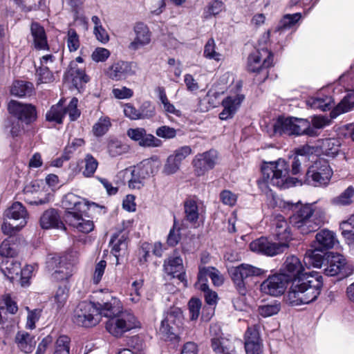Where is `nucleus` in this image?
Segmentation results:
<instances>
[{
    "instance_id": "nucleus-1",
    "label": "nucleus",
    "mask_w": 354,
    "mask_h": 354,
    "mask_svg": "<svg viewBox=\"0 0 354 354\" xmlns=\"http://www.w3.org/2000/svg\"><path fill=\"white\" fill-rule=\"evenodd\" d=\"M268 202L272 207H278L283 212H295L291 223L303 234L317 230L326 222V214L322 209H313V205L290 203L276 196L271 190L267 192Z\"/></svg>"
},
{
    "instance_id": "nucleus-2",
    "label": "nucleus",
    "mask_w": 354,
    "mask_h": 354,
    "mask_svg": "<svg viewBox=\"0 0 354 354\" xmlns=\"http://www.w3.org/2000/svg\"><path fill=\"white\" fill-rule=\"evenodd\" d=\"M290 282L287 301L292 306L308 304L314 301L320 295L323 287L322 276L317 272H310Z\"/></svg>"
},
{
    "instance_id": "nucleus-3",
    "label": "nucleus",
    "mask_w": 354,
    "mask_h": 354,
    "mask_svg": "<svg viewBox=\"0 0 354 354\" xmlns=\"http://www.w3.org/2000/svg\"><path fill=\"white\" fill-rule=\"evenodd\" d=\"M274 225V235L278 242L272 243L268 239L261 237L250 243L252 251L272 257L283 253L288 248L292 234L287 221L283 216L278 215L275 218Z\"/></svg>"
},
{
    "instance_id": "nucleus-4",
    "label": "nucleus",
    "mask_w": 354,
    "mask_h": 354,
    "mask_svg": "<svg viewBox=\"0 0 354 354\" xmlns=\"http://www.w3.org/2000/svg\"><path fill=\"white\" fill-rule=\"evenodd\" d=\"M62 205L67 210L65 218L71 226L83 233H88L93 230V222L83 216L88 205L85 198L68 193L62 200Z\"/></svg>"
},
{
    "instance_id": "nucleus-5",
    "label": "nucleus",
    "mask_w": 354,
    "mask_h": 354,
    "mask_svg": "<svg viewBox=\"0 0 354 354\" xmlns=\"http://www.w3.org/2000/svg\"><path fill=\"white\" fill-rule=\"evenodd\" d=\"M262 178L259 181L261 189L272 185L281 189H287L301 185L297 178L288 176V165L283 159L275 162H264L261 167Z\"/></svg>"
},
{
    "instance_id": "nucleus-6",
    "label": "nucleus",
    "mask_w": 354,
    "mask_h": 354,
    "mask_svg": "<svg viewBox=\"0 0 354 354\" xmlns=\"http://www.w3.org/2000/svg\"><path fill=\"white\" fill-rule=\"evenodd\" d=\"M275 133L279 135H307L317 136V131L311 128L310 122L307 119L298 118H279L274 125Z\"/></svg>"
},
{
    "instance_id": "nucleus-7",
    "label": "nucleus",
    "mask_w": 354,
    "mask_h": 354,
    "mask_svg": "<svg viewBox=\"0 0 354 354\" xmlns=\"http://www.w3.org/2000/svg\"><path fill=\"white\" fill-rule=\"evenodd\" d=\"M28 213L19 202L14 203L3 214L1 230L3 234L12 235L20 231L27 224Z\"/></svg>"
},
{
    "instance_id": "nucleus-8",
    "label": "nucleus",
    "mask_w": 354,
    "mask_h": 354,
    "mask_svg": "<svg viewBox=\"0 0 354 354\" xmlns=\"http://www.w3.org/2000/svg\"><path fill=\"white\" fill-rule=\"evenodd\" d=\"M272 62L273 55L266 48L258 49L249 55L248 70L251 72L261 73V77L256 80L258 83L264 82L268 77V68L272 65Z\"/></svg>"
},
{
    "instance_id": "nucleus-9",
    "label": "nucleus",
    "mask_w": 354,
    "mask_h": 354,
    "mask_svg": "<svg viewBox=\"0 0 354 354\" xmlns=\"http://www.w3.org/2000/svg\"><path fill=\"white\" fill-rule=\"evenodd\" d=\"M140 326V324L136 317L132 313L127 311H122L118 315L109 319L106 324L108 332L117 337Z\"/></svg>"
},
{
    "instance_id": "nucleus-10",
    "label": "nucleus",
    "mask_w": 354,
    "mask_h": 354,
    "mask_svg": "<svg viewBox=\"0 0 354 354\" xmlns=\"http://www.w3.org/2000/svg\"><path fill=\"white\" fill-rule=\"evenodd\" d=\"M100 321L99 311L95 303L82 301L74 310L73 322L80 326L92 327Z\"/></svg>"
},
{
    "instance_id": "nucleus-11",
    "label": "nucleus",
    "mask_w": 354,
    "mask_h": 354,
    "mask_svg": "<svg viewBox=\"0 0 354 354\" xmlns=\"http://www.w3.org/2000/svg\"><path fill=\"white\" fill-rule=\"evenodd\" d=\"M333 175L328 162L319 158L308 168L306 174V183L313 186L327 185Z\"/></svg>"
},
{
    "instance_id": "nucleus-12",
    "label": "nucleus",
    "mask_w": 354,
    "mask_h": 354,
    "mask_svg": "<svg viewBox=\"0 0 354 354\" xmlns=\"http://www.w3.org/2000/svg\"><path fill=\"white\" fill-rule=\"evenodd\" d=\"M159 162L153 159H146L133 167L129 187L131 189H140L145 179L158 171Z\"/></svg>"
},
{
    "instance_id": "nucleus-13",
    "label": "nucleus",
    "mask_w": 354,
    "mask_h": 354,
    "mask_svg": "<svg viewBox=\"0 0 354 354\" xmlns=\"http://www.w3.org/2000/svg\"><path fill=\"white\" fill-rule=\"evenodd\" d=\"M326 267L324 271L327 276H336L338 274L342 277H348L353 274L354 266L347 261L346 259L341 254L328 252L325 255Z\"/></svg>"
},
{
    "instance_id": "nucleus-14",
    "label": "nucleus",
    "mask_w": 354,
    "mask_h": 354,
    "mask_svg": "<svg viewBox=\"0 0 354 354\" xmlns=\"http://www.w3.org/2000/svg\"><path fill=\"white\" fill-rule=\"evenodd\" d=\"M97 301L95 303L99 311V315L113 318L123 311V306L119 299L113 296L109 291L101 290L97 295Z\"/></svg>"
},
{
    "instance_id": "nucleus-15",
    "label": "nucleus",
    "mask_w": 354,
    "mask_h": 354,
    "mask_svg": "<svg viewBox=\"0 0 354 354\" xmlns=\"http://www.w3.org/2000/svg\"><path fill=\"white\" fill-rule=\"evenodd\" d=\"M218 152L213 149L197 153L192 162L195 176H203L214 169L218 163Z\"/></svg>"
},
{
    "instance_id": "nucleus-16",
    "label": "nucleus",
    "mask_w": 354,
    "mask_h": 354,
    "mask_svg": "<svg viewBox=\"0 0 354 354\" xmlns=\"http://www.w3.org/2000/svg\"><path fill=\"white\" fill-rule=\"evenodd\" d=\"M8 110L11 115L26 124L31 123L37 118L35 107L30 104L10 100L8 104Z\"/></svg>"
},
{
    "instance_id": "nucleus-17",
    "label": "nucleus",
    "mask_w": 354,
    "mask_h": 354,
    "mask_svg": "<svg viewBox=\"0 0 354 354\" xmlns=\"http://www.w3.org/2000/svg\"><path fill=\"white\" fill-rule=\"evenodd\" d=\"M183 319V313L180 308H170L161 322L160 331L167 335L175 334L180 328Z\"/></svg>"
},
{
    "instance_id": "nucleus-18",
    "label": "nucleus",
    "mask_w": 354,
    "mask_h": 354,
    "mask_svg": "<svg viewBox=\"0 0 354 354\" xmlns=\"http://www.w3.org/2000/svg\"><path fill=\"white\" fill-rule=\"evenodd\" d=\"M289 281L286 277L281 273L269 277L261 284V290L265 294L272 296L281 295Z\"/></svg>"
},
{
    "instance_id": "nucleus-19",
    "label": "nucleus",
    "mask_w": 354,
    "mask_h": 354,
    "mask_svg": "<svg viewBox=\"0 0 354 354\" xmlns=\"http://www.w3.org/2000/svg\"><path fill=\"white\" fill-rule=\"evenodd\" d=\"M137 65L133 62L118 61L113 64L107 70V76L113 80H125L136 73Z\"/></svg>"
},
{
    "instance_id": "nucleus-20",
    "label": "nucleus",
    "mask_w": 354,
    "mask_h": 354,
    "mask_svg": "<svg viewBox=\"0 0 354 354\" xmlns=\"http://www.w3.org/2000/svg\"><path fill=\"white\" fill-rule=\"evenodd\" d=\"M127 136L137 142L143 147H158L162 145V141L152 134L147 133L143 128H130L127 131Z\"/></svg>"
},
{
    "instance_id": "nucleus-21",
    "label": "nucleus",
    "mask_w": 354,
    "mask_h": 354,
    "mask_svg": "<svg viewBox=\"0 0 354 354\" xmlns=\"http://www.w3.org/2000/svg\"><path fill=\"white\" fill-rule=\"evenodd\" d=\"M304 267L298 257L294 255L286 258L281 268V274L286 277L288 281H292L295 279L303 277L304 274H309L304 272Z\"/></svg>"
},
{
    "instance_id": "nucleus-22",
    "label": "nucleus",
    "mask_w": 354,
    "mask_h": 354,
    "mask_svg": "<svg viewBox=\"0 0 354 354\" xmlns=\"http://www.w3.org/2000/svg\"><path fill=\"white\" fill-rule=\"evenodd\" d=\"M210 331L215 333V335L212 337L211 346L216 354H237L234 343L219 335L221 330L217 326H211Z\"/></svg>"
},
{
    "instance_id": "nucleus-23",
    "label": "nucleus",
    "mask_w": 354,
    "mask_h": 354,
    "mask_svg": "<svg viewBox=\"0 0 354 354\" xmlns=\"http://www.w3.org/2000/svg\"><path fill=\"white\" fill-rule=\"evenodd\" d=\"M163 267L167 274L171 275L173 277H177L182 282H187L183 261L180 256L174 254L169 257L165 261Z\"/></svg>"
},
{
    "instance_id": "nucleus-24",
    "label": "nucleus",
    "mask_w": 354,
    "mask_h": 354,
    "mask_svg": "<svg viewBox=\"0 0 354 354\" xmlns=\"http://www.w3.org/2000/svg\"><path fill=\"white\" fill-rule=\"evenodd\" d=\"M133 31L135 37L129 45L130 50H137L150 44L151 32L147 25L143 23H137L133 28Z\"/></svg>"
},
{
    "instance_id": "nucleus-25",
    "label": "nucleus",
    "mask_w": 354,
    "mask_h": 354,
    "mask_svg": "<svg viewBox=\"0 0 354 354\" xmlns=\"http://www.w3.org/2000/svg\"><path fill=\"white\" fill-rule=\"evenodd\" d=\"M338 243L336 234L333 231L324 229L317 233L313 247L317 250L324 252L332 249Z\"/></svg>"
},
{
    "instance_id": "nucleus-26",
    "label": "nucleus",
    "mask_w": 354,
    "mask_h": 354,
    "mask_svg": "<svg viewBox=\"0 0 354 354\" xmlns=\"http://www.w3.org/2000/svg\"><path fill=\"white\" fill-rule=\"evenodd\" d=\"M39 225L44 230L64 229L59 212L54 208L48 209L43 212L39 218Z\"/></svg>"
},
{
    "instance_id": "nucleus-27",
    "label": "nucleus",
    "mask_w": 354,
    "mask_h": 354,
    "mask_svg": "<svg viewBox=\"0 0 354 354\" xmlns=\"http://www.w3.org/2000/svg\"><path fill=\"white\" fill-rule=\"evenodd\" d=\"M207 277H209L214 286H221L224 283L225 278L221 272L214 267L200 266L198 268V281L196 283H207Z\"/></svg>"
},
{
    "instance_id": "nucleus-28",
    "label": "nucleus",
    "mask_w": 354,
    "mask_h": 354,
    "mask_svg": "<svg viewBox=\"0 0 354 354\" xmlns=\"http://www.w3.org/2000/svg\"><path fill=\"white\" fill-rule=\"evenodd\" d=\"M248 337L245 341L246 354H262L263 345L256 326L248 328Z\"/></svg>"
},
{
    "instance_id": "nucleus-29",
    "label": "nucleus",
    "mask_w": 354,
    "mask_h": 354,
    "mask_svg": "<svg viewBox=\"0 0 354 354\" xmlns=\"http://www.w3.org/2000/svg\"><path fill=\"white\" fill-rule=\"evenodd\" d=\"M30 31L35 48L38 50L48 49L47 37L44 28L37 22H32L30 26Z\"/></svg>"
},
{
    "instance_id": "nucleus-30",
    "label": "nucleus",
    "mask_w": 354,
    "mask_h": 354,
    "mask_svg": "<svg viewBox=\"0 0 354 354\" xmlns=\"http://www.w3.org/2000/svg\"><path fill=\"white\" fill-rule=\"evenodd\" d=\"M241 101V98L238 96H230L224 99L222 102L223 110L219 114L220 119L223 120L232 118L240 106Z\"/></svg>"
},
{
    "instance_id": "nucleus-31",
    "label": "nucleus",
    "mask_w": 354,
    "mask_h": 354,
    "mask_svg": "<svg viewBox=\"0 0 354 354\" xmlns=\"http://www.w3.org/2000/svg\"><path fill=\"white\" fill-rule=\"evenodd\" d=\"M15 339L18 348L26 353H31L36 344L34 337L26 331H19Z\"/></svg>"
},
{
    "instance_id": "nucleus-32",
    "label": "nucleus",
    "mask_w": 354,
    "mask_h": 354,
    "mask_svg": "<svg viewBox=\"0 0 354 354\" xmlns=\"http://www.w3.org/2000/svg\"><path fill=\"white\" fill-rule=\"evenodd\" d=\"M185 214L186 221L194 225L199 218L200 208L198 203L193 199H187L184 204Z\"/></svg>"
},
{
    "instance_id": "nucleus-33",
    "label": "nucleus",
    "mask_w": 354,
    "mask_h": 354,
    "mask_svg": "<svg viewBox=\"0 0 354 354\" xmlns=\"http://www.w3.org/2000/svg\"><path fill=\"white\" fill-rule=\"evenodd\" d=\"M1 270L8 278L14 279L21 272V264L14 259H6L2 261Z\"/></svg>"
},
{
    "instance_id": "nucleus-34",
    "label": "nucleus",
    "mask_w": 354,
    "mask_h": 354,
    "mask_svg": "<svg viewBox=\"0 0 354 354\" xmlns=\"http://www.w3.org/2000/svg\"><path fill=\"white\" fill-rule=\"evenodd\" d=\"M64 102L60 100L57 104L51 106L50 109L47 111L46 118L48 121L55 122L61 124L65 115V107L63 104Z\"/></svg>"
},
{
    "instance_id": "nucleus-35",
    "label": "nucleus",
    "mask_w": 354,
    "mask_h": 354,
    "mask_svg": "<svg viewBox=\"0 0 354 354\" xmlns=\"http://www.w3.org/2000/svg\"><path fill=\"white\" fill-rule=\"evenodd\" d=\"M129 148L126 144L115 138H111L107 143V151L112 157H117L128 152Z\"/></svg>"
},
{
    "instance_id": "nucleus-36",
    "label": "nucleus",
    "mask_w": 354,
    "mask_h": 354,
    "mask_svg": "<svg viewBox=\"0 0 354 354\" xmlns=\"http://www.w3.org/2000/svg\"><path fill=\"white\" fill-rule=\"evenodd\" d=\"M33 86L30 82L24 81H15L10 89L12 95L17 97L30 95L32 92Z\"/></svg>"
},
{
    "instance_id": "nucleus-37",
    "label": "nucleus",
    "mask_w": 354,
    "mask_h": 354,
    "mask_svg": "<svg viewBox=\"0 0 354 354\" xmlns=\"http://www.w3.org/2000/svg\"><path fill=\"white\" fill-rule=\"evenodd\" d=\"M73 271L74 268L71 263H66L61 261L53 276L57 281L68 280L73 275Z\"/></svg>"
},
{
    "instance_id": "nucleus-38",
    "label": "nucleus",
    "mask_w": 354,
    "mask_h": 354,
    "mask_svg": "<svg viewBox=\"0 0 354 354\" xmlns=\"http://www.w3.org/2000/svg\"><path fill=\"white\" fill-rule=\"evenodd\" d=\"M228 272L237 290L241 293L243 290V264L228 268Z\"/></svg>"
},
{
    "instance_id": "nucleus-39",
    "label": "nucleus",
    "mask_w": 354,
    "mask_h": 354,
    "mask_svg": "<svg viewBox=\"0 0 354 354\" xmlns=\"http://www.w3.org/2000/svg\"><path fill=\"white\" fill-rule=\"evenodd\" d=\"M225 9L224 3L221 1L214 0L209 2L203 10V17L208 19L220 14Z\"/></svg>"
},
{
    "instance_id": "nucleus-40",
    "label": "nucleus",
    "mask_w": 354,
    "mask_h": 354,
    "mask_svg": "<svg viewBox=\"0 0 354 354\" xmlns=\"http://www.w3.org/2000/svg\"><path fill=\"white\" fill-rule=\"evenodd\" d=\"M354 106V92L348 93L335 108L332 114L339 115L351 111Z\"/></svg>"
},
{
    "instance_id": "nucleus-41",
    "label": "nucleus",
    "mask_w": 354,
    "mask_h": 354,
    "mask_svg": "<svg viewBox=\"0 0 354 354\" xmlns=\"http://www.w3.org/2000/svg\"><path fill=\"white\" fill-rule=\"evenodd\" d=\"M322 152L327 156L334 157L339 151V141L334 138H327L322 141Z\"/></svg>"
},
{
    "instance_id": "nucleus-42",
    "label": "nucleus",
    "mask_w": 354,
    "mask_h": 354,
    "mask_svg": "<svg viewBox=\"0 0 354 354\" xmlns=\"http://www.w3.org/2000/svg\"><path fill=\"white\" fill-rule=\"evenodd\" d=\"M318 252L320 251L317 250L315 248L313 250H307L304 259L314 268H320L324 263L325 258L321 254L318 253Z\"/></svg>"
},
{
    "instance_id": "nucleus-43",
    "label": "nucleus",
    "mask_w": 354,
    "mask_h": 354,
    "mask_svg": "<svg viewBox=\"0 0 354 354\" xmlns=\"http://www.w3.org/2000/svg\"><path fill=\"white\" fill-rule=\"evenodd\" d=\"M196 287L204 292L205 302L209 306H215L217 304L218 297L215 291L212 290L208 284L205 283H196Z\"/></svg>"
},
{
    "instance_id": "nucleus-44",
    "label": "nucleus",
    "mask_w": 354,
    "mask_h": 354,
    "mask_svg": "<svg viewBox=\"0 0 354 354\" xmlns=\"http://www.w3.org/2000/svg\"><path fill=\"white\" fill-rule=\"evenodd\" d=\"M203 55L205 58L216 62L221 60V54L216 50V43L213 38L207 41L204 47Z\"/></svg>"
},
{
    "instance_id": "nucleus-45",
    "label": "nucleus",
    "mask_w": 354,
    "mask_h": 354,
    "mask_svg": "<svg viewBox=\"0 0 354 354\" xmlns=\"http://www.w3.org/2000/svg\"><path fill=\"white\" fill-rule=\"evenodd\" d=\"M71 339L66 335H60L55 342L53 354H70Z\"/></svg>"
},
{
    "instance_id": "nucleus-46",
    "label": "nucleus",
    "mask_w": 354,
    "mask_h": 354,
    "mask_svg": "<svg viewBox=\"0 0 354 354\" xmlns=\"http://www.w3.org/2000/svg\"><path fill=\"white\" fill-rule=\"evenodd\" d=\"M111 124L108 117H101L93 126V133L100 137L104 135L110 128Z\"/></svg>"
},
{
    "instance_id": "nucleus-47",
    "label": "nucleus",
    "mask_w": 354,
    "mask_h": 354,
    "mask_svg": "<svg viewBox=\"0 0 354 354\" xmlns=\"http://www.w3.org/2000/svg\"><path fill=\"white\" fill-rule=\"evenodd\" d=\"M308 104L313 109L326 111L330 109L332 100L330 97L327 96L324 97H315L310 99Z\"/></svg>"
},
{
    "instance_id": "nucleus-48",
    "label": "nucleus",
    "mask_w": 354,
    "mask_h": 354,
    "mask_svg": "<svg viewBox=\"0 0 354 354\" xmlns=\"http://www.w3.org/2000/svg\"><path fill=\"white\" fill-rule=\"evenodd\" d=\"M354 195V189L348 187L339 196L335 197L332 200V203L336 205H347L352 203V198Z\"/></svg>"
},
{
    "instance_id": "nucleus-49",
    "label": "nucleus",
    "mask_w": 354,
    "mask_h": 354,
    "mask_svg": "<svg viewBox=\"0 0 354 354\" xmlns=\"http://www.w3.org/2000/svg\"><path fill=\"white\" fill-rule=\"evenodd\" d=\"M66 41L70 52L76 51L80 46L79 35L73 28L68 30L67 35L66 37Z\"/></svg>"
},
{
    "instance_id": "nucleus-50",
    "label": "nucleus",
    "mask_w": 354,
    "mask_h": 354,
    "mask_svg": "<svg viewBox=\"0 0 354 354\" xmlns=\"http://www.w3.org/2000/svg\"><path fill=\"white\" fill-rule=\"evenodd\" d=\"M85 168L83 171V175L85 177H91L93 175L96 171L98 162L97 160L91 154H86L84 158Z\"/></svg>"
},
{
    "instance_id": "nucleus-51",
    "label": "nucleus",
    "mask_w": 354,
    "mask_h": 354,
    "mask_svg": "<svg viewBox=\"0 0 354 354\" xmlns=\"http://www.w3.org/2000/svg\"><path fill=\"white\" fill-rule=\"evenodd\" d=\"M280 304L274 302L271 304L261 306L258 308L259 315L268 317L277 314L280 310Z\"/></svg>"
},
{
    "instance_id": "nucleus-52",
    "label": "nucleus",
    "mask_w": 354,
    "mask_h": 354,
    "mask_svg": "<svg viewBox=\"0 0 354 354\" xmlns=\"http://www.w3.org/2000/svg\"><path fill=\"white\" fill-rule=\"evenodd\" d=\"M301 17V13L297 12L292 15L288 14L283 16L280 21L279 29L290 28L294 26Z\"/></svg>"
},
{
    "instance_id": "nucleus-53",
    "label": "nucleus",
    "mask_w": 354,
    "mask_h": 354,
    "mask_svg": "<svg viewBox=\"0 0 354 354\" xmlns=\"http://www.w3.org/2000/svg\"><path fill=\"white\" fill-rule=\"evenodd\" d=\"M26 309L28 311L26 327V328L32 330L35 328V324L39 319L41 316V310H30L28 307H26Z\"/></svg>"
},
{
    "instance_id": "nucleus-54",
    "label": "nucleus",
    "mask_w": 354,
    "mask_h": 354,
    "mask_svg": "<svg viewBox=\"0 0 354 354\" xmlns=\"http://www.w3.org/2000/svg\"><path fill=\"white\" fill-rule=\"evenodd\" d=\"M159 98L166 112L169 113H172L177 116H179L180 115V111L176 109L174 105L169 102L164 90L160 91Z\"/></svg>"
},
{
    "instance_id": "nucleus-55",
    "label": "nucleus",
    "mask_w": 354,
    "mask_h": 354,
    "mask_svg": "<svg viewBox=\"0 0 354 354\" xmlns=\"http://www.w3.org/2000/svg\"><path fill=\"white\" fill-rule=\"evenodd\" d=\"M37 81L40 84L50 83L54 80L53 73L47 66H40L37 70Z\"/></svg>"
},
{
    "instance_id": "nucleus-56",
    "label": "nucleus",
    "mask_w": 354,
    "mask_h": 354,
    "mask_svg": "<svg viewBox=\"0 0 354 354\" xmlns=\"http://www.w3.org/2000/svg\"><path fill=\"white\" fill-rule=\"evenodd\" d=\"M190 319L196 320L200 315L201 301L199 299L192 298L188 303Z\"/></svg>"
},
{
    "instance_id": "nucleus-57",
    "label": "nucleus",
    "mask_w": 354,
    "mask_h": 354,
    "mask_svg": "<svg viewBox=\"0 0 354 354\" xmlns=\"http://www.w3.org/2000/svg\"><path fill=\"white\" fill-rule=\"evenodd\" d=\"M17 254L14 244L11 240L5 239L0 245V255L5 257H12Z\"/></svg>"
},
{
    "instance_id": "nucleus-58",
    "label": "nucleus",
    "mask_w": 354,
    "mask_h": 354,
    "mask_svg": "<svg viewBox=\"0 0 354 354\" xmlns=\"http://www.w3.org/2000/svg\"><path fill=\"white\" fill-rule=\"evenodd\" d=\"M78 100L73 97L67 107L65 108V114H68L71 121L76 120L80 115V111L77 109Z\"/></svg>"
},
{
    "instance_id": "nucleus-59",
    "label": "nucleus",
    "mask_w": 354,
    "mask_h": 354,
    "mask_svg": "<svg viewBox=\"0 0 354 354\" xmlns=\"http://www.w3.org/2000/svg\"><path fill=\"white\" fill-rule=\"evenodd\" d=\"M180 164L171 156H169L164 165L162 172L165 175H171L176 173L180 169Z\"/></svg>"
},
{
    "instance_id": "nucleus-60",
    "label": "nucleus",
    "mask_w": 354,
    "mask_h": 354,
    "mask_svg": "<svg viewBox=\"0 0 354 354\" xmlns=\"http://www.w3.org/2000/svg\"><path fill=\"white\" fill-rule=\"evenodd\" d=\"M110 51L102 47L96 48L91 54V59L95 62H104L109 57Z\"/></svg>"
},
{
    "instance_id": "nucleus-61",
    "label": "nucleus",
    "mask_w": 354,
    "mask_h": 354,
    "mask_svg": "<svg viewBox=\"0 0 354 354\" xmlns=\"http://www.w3.org/2000/svg\"><path fill=\"white\" fill-rule=\"evenodd\" d=\"M157 136L164 139H172L176 136V129L169 126H162L156 130Z\"/></svg>"
},
{
    "instance_id": "nucleus-62",
    "label": "nucleus",
    "mask_w": 354,
    "mask_h": 354,
    "mask_svg": "<svg viewBox=\"0 0 354 354\" xmlns=\"http://www.w3.org/2000/svg\"><path fill=\"white\" fill-rule=\"evenodd\" d=\"M192 153V149L189 146H183L174 151L171 155L180 164Z\"/></svg>"
},
{
    "instance_id": "nucleus-63",
    "label": "nucleus",
    "mask_w": 354,
    "mask_h": 354,
    "mask_svg": "<svg viewBox=\"0 0 354 354\" xmlns=\"http://www.w3.org/2000/svg\"><path fill=\"white\" fill-rule=\"evenodd\" d=\"M310 122L311 128H313L317 131V129H323L329 125L330 120L327 117L318 115L313 117Z\"/></svg>"
},
{
    "instance_id": "nucleus-64",
    "label": "nucleus",
    "mask_w": 354,
    "mask_h": 354,
    "mask_svg": "<svg viewBox=\"0 0 354 354\" xmlns=\"http://www.w3.org/2000/svg\"><path fill=\"white\" fill-rule=\"evenodd\" d=\"M140 118H150L155 114V107L149 102H145L140 109Z\"/></svg>"
}]
</instances>
